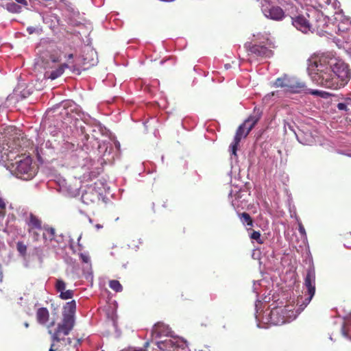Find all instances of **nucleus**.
<instances>
[{"instance_id": "obj_1", "label": "nucleus", "mask_w": 351, "mask_h": 351, "mask_svg": "<svg viewBox=\"0 0 351 351\" xmlns=\"http://www.w3.org/2000/svg\"><path fill=\"white\" fill-rule=\"evenodd\" d=\"M308 62V74L317 86L339 90L345 87L351 80L349 64L332 52L315 55Z\"/></svg>"}, {"instance_id": "obj_2", "label": "nucleus", "mask_w": 351, "mask_h": 351, "mask_svg": "<svg viewBox=\"0 0 351 351\" xmlns=\"http://www.w3.org/2000/svg\"><path fill=\"white\" fill-rule=\"evenodd\" d=\"M304 289L307 297L304 300L302 297L298 300L297 304L300 306L299 310L295 311L293 306L286 305L277 306L271 310H266L263 313L258 312L259 306L262 304L259 299L255 302V318L258 328H266L265 324L282 325L294 320L300 312L310 303L315 293V270L313 265H311L306 269L304 278Z\"/></svg>"}, {"instance_id": "obj_3", "label": "nucleus", "mask_w": 351, "mask_h": 351, "mask_svg": "<svg viewBox=\"0 0 351 351\" xmlns=\"http://www.w3.org/2000/svg\"><path fill=\"white\" fill-rule=\"evenodd\" d=\"M75 311L76 302L74 300L68 302L63 307L62 318L57 324L54 330L51 328L55 325V321L53 320L47 326L48 332L51 335L53 341H61L66 340L68 343H71L70 338L65 339L64 337L68 335L73 330L75 324Z\"/></svg>"}, {"instance_id": "obj_4", "label": "nucleus", "mask_w": 351, "mask_h": 351, "mask_svg": "<svg viewBox=\"0 0 351 351\" xmlns=\"http://www.w3.org/2000/svg\"><path fill=\"white\" fill-rule=\"evenodd\" d=\"M276 88H282L286 92L290 93H301L306 90L305 83L298 81L293 77H289L287 75L278 77L273 83Z\"/></svg>"}, {"instance_id": "obj_5", "label": "nucleus", "mask_w": 351, "mask_h": 351, "mask_svg": "<svg viewBox=\"0 0 351 351\" xmlns=\"http://www.w3.org/2000/svg\"><path fill=\"white\" fill-rule=\"evenodd\" d=\"M171 339H166L163 341H157L158 348L164 351H187L189 348L186 341L183 339L171 337Z\"/></svg>"}, {"instance_id": "obj_6", "label": "nucleus", "mask_w": 351, "mask_h": 351, "mask_svg": "<svg viewBox=\"0 0 351 351\" xmlns=\"http://www.w3.org/2000/svg\"><path fill=\"white\" fill-rule=\"evenodd\" d=\"M15 165L14 174L18 178L29 180L35 176V172L32 168V159L29 157L16 162Z\"/></svg>"}, {"instance_id": "obj_7", "label": "nucleus", "mask_w": 351, "mask_h": 351, "mask_svg": "<svg viewBox=\"0 0 351 351\" xmlns=\"http://www.w3.org/2000/svg\"><path fill=\"white\" fill-rule=\"evenodd\" d=\"M261 10L267 19L273 21H280L286 16L285 11L280 7L271 5L267 1L262 3Z\"/></svg>"}, {"instance_id": "obj_8", "label": "nucleus", "mask_w": 351, "mask_h": 351, "mask_svg": "<svg viewBox=\"0 0 351 351\" xmlns=\"http://www.w3.org/2000/svg\"><path fill=\"white\" fill-rule=\"evenodd\" d=\"M113 143L109 141L101 142L98 145V152L100 154L99 162L101 165L111 163L114 160Z\"/></svg>"}, {"instance_id": "obj_9", "label": "nucleus", "mask_w": 351, "mask_h": 351, "mask_svg": "<svg viewBox=\"0 0 351 351\" xmlns=\"http://www.w3.org/2000/svg\"><path fill=\"white\" fill-rule=\"evenodd\" d=\"M251 130H248V125L244 122L238 128L234 137V140L229 147V151L232 155L237 156L238 145L242 138L247 136Z\"/></svg>"}, {"instance_id": "obj_10", "label": "nucleus", "mask_w": 351, "mask_h": 351, "mask_svg": "<svg viewBox=\"0 0 351 351\" xmlns=\"http://www.w3.org/2000/svg\"><path fill=\"white\" fill-rule=\"evenodd\" d=\"M246 47L252 53L258 57L269 58L273 55L272 51L264 45L248 43Z\"/></svg>"}, {"instance_id": "obj_11", "label": "nucleus", "mask_w": 351, "mask_h": 351, "mask_svg": "<svg viewBox=\"0 0 351 351\" xmlns=\"http://www.w3.org/2000/svg\"><path fill=\"white\" fill-rule=\"evenodd\" d=\"M56 291L60 293L59 297L62 300H69L73 297L74 293L73 290H66V282L60 279H56L54 285Z\"/></svg>"}, {"instance_id": "obj_12", "label": "nucleus", "mask_w": 351, "mask_h": 351, "mask_svg": "<svg viewBox=\"0 0 351 351\" xmlns=\"http://www.w3.org/2000/svg\"><path fill=\"white\" fill-rule=\"evenodd\" d=\"M292 25L303 33H307L311 29V24L302 15L292 18Z\"/></svg>"}, {"instance_id": "obj_13", "label": "nucleus", "mask_w": 351, "mask_h": 351, "mask_svg": "<svg viewBox=\"0 0 351 351\" xmlns=\"http://www.w3.org/2000/svg\"><path fill=\"white\" fill-rule=\"evenodd\" d=\"M79 256L82 262L86 264L85 267L83 269V273L85 278L87 280H92L93 278V275L89 254L87 252H80L79 253Z\"/></svg>"}, {"instance_id": "obj_14", "label": "nucleus", "mask_w": 351, "mask_h": 351, "mask_svg": "<svg viewBox=\"0 0 351 351\" xmlns=\"http://www.w3.org/2000/svg\"><path fill=\"white\" fill-rule=\"evenodd\" d=\"M152 334L156 337L162 336L173 337V331L168 326L163 323H157L155 324L152 330Z\"/></svg>"}, {"instance_id": "obj_15", "label": "nucleus", "mask_w": 351, "mask_h": 351, "mask_svg": "<svg viewBox=\"0 0 351 351\" xmlns=\"http://www.w3.org/2000/svg\"><path fill=\"white\" fill-rule=\"evenodd\" d=\"M99 193L95 192L93 188L88 187L86 189V191L82 193L81 197L82 202L85 204L93 203L97 200H99Z\"/></svg>"}, {"instance_id": "obj_16", "label": "nucleus", "mask_w": 351, "mask_h": 351, "mask_svg": "<svg viewBox=\"0 0 351 351\" xmlns=\"http://www.w3.org/2000/svg\"><path fill=\"white\" fill-rule=\"evenodd\" d=\"M263 114V111L260 108L255 107L252 113L245 121V124L248 125V130H252L254 126L260 120Z\"/></svg>"}, {"instance_id": "obj_17", "label": "nucleus", "mask_w": 351, "mask_h": 351, "mask_svg": "<svg viewBox=\"0 0 351 351\" xmlns=\"http://www.w3.org/2000/svg\"><path fill=\"white\" fill-rule=\"evenodd\" d=\"M25 223L28 226V229L41 230L43 228L40 219L32 213H30L25 219Z\"/></svg>"}, {"instance_id": "obj_18", "label": "nucleus", "mask_w": 351, "mask_h": 351, "mask_svg": "<svg viewBox=\"0 0 351 351\" xmlns=\"http://www.w3.org/2000/svg\"><path fill=\"white\" fill-rule=\"evenodd\" d=\"M229 199L231 204L234 209L243 206V199L241 191L237 190H231L229 193Z\"/></svg>"}, {"instance_id": "obj_19", "label": "nucleus", "mask_w": 351, "mask_h": 351, "mask_svg": "<svg viewBox=\"0 0 351 351\" xmlns=\"http://www.w3.org/2000/svg\"><path fill=\"white\" fill-rule=\"evenodd\" d=\"M37 322L40 325H47L49 319V313L47 308H38L36 312Z\"/></svg>"}, {"instance_id": "obj_20", "label": "nucleus", "mask_w": 351, "mask_h": 351, "mask_svg": "<svg viewBox=\"0 0 351 351\" xmlns=\"http://www.w3.org/2000/svg\"><path fill=\"white\" fill-rule=\"evenodd\" d=\"M67 67H69V64L66 63H64L59 66L58 68H57L56 69L53 70L49 73L47 72L45 73V76L47 78L51 79V80H54L60 76H61L63 74L65 69H66Z\"/></svg>"}, {"instance_id": "obj_21", "label": "nucleus", "mask_w": 351, "mask_h": 351, "mask_svg": "<svg viewBox=\"0 0 351 351\" xmlns=\"http://www.w3.org/2000/svg\"><path fill=\"white\" fill-rule=\"evenodd\" d=\"M42 230H44L43 237L46 243L51 242L55 239L56 230L53 228L50 227L48 225H44Z\"/></svg>"}, {"instance_id": "obj_22", "label": "nucleus", "mask_w": 351, "mask_h": 351, "mask_svg": "<svg viewBox=\"0 0 351 351\" xmlns=\"http://www.w3.org/2000/svg\"><path fill=\"white\" fill-rule=\"evenodd\" d=\"M295 136L298 142L304 145H311L314 143V139L311 135L303 132L295 134Z\"/></svg>"}, {"instance_id": "obj_23", "label": "nucleus", "mask_w": 351, "mask_h": 351, "mask_svg": "<svg viewBox=\"0 0 351 351\" xmlns=\"http://www.w3.org/2000/svg\"><path fill=\"white\" fill-rule=\"evenodd\" d=\"M341 334L345 338L351 340V314L341 326Z\"/></svg>"}, {"instance_id": "obj_24", "label": "nucleus", "mask_w": 351, "mask_h": 351, "mask_svg": "<svg viewBox=\"0 0 351 351\" xmlns=\"http://www.w3.org/2000/svg\"><path fill=\"white\" fill-rule=\"evenodd\" d=\"M302 93L311 94L312 95L318 96L323 99H328L331 97L333 95L330 93L329 92L325 90H315V89H309L306 87V90Z\"/></svg>"}, {"instance_id": "obj_25", "label": "nucleus", "mask_w": 351, "mask_h": 351, "mask_svg": "<svg viewBox=\"0 0 351 351\" xmlns=\"http://www.w3.org/2000/svg\"><path fill=\"white\" fill-rule=\"evenodd\" d=\"M88 188H93L95 192L99 193V196L102 195L104 192L106 191V184L101 180H98L90 184Z\"/></svg>"}, {"instance_id": "obj_26", "label": "nucleus", "mask_w": 351, "mask_h": 351, "mask_svg": "<svg viewBox=\"0 0 351 351\" xmlns=\"http://www.w3.org/2000/svg\"><path fill=\"white\" fill-rule=\"evenodd\" d=\"M239 218L241 223L246 227L250 229L253 226V221L250 215L247 213H243L239 215Z\"/></svg>"}, {"instance_id": "obj_27", "label": "nucleus", "mask_w": 351, "mask_h": 351, "mask_svg": "<svg viewBox=\"0 0 351 351\" xmlns=\"http://www.w3.org/2000/svg\"><path fill=\"white\" fill-rule=\"evenodd\" d=\"M5 9L11 13H19L21 12V6L17 4L15 2H9L7 3L5 5Z\"/></svg>"}, {"instance_id": "obj_28", "label": "nucleus", "mask_w": 351, "mask_h": 351, "mask_svg": "<svg viewBox=\"0 0 351 351\" xmlns=\"http://www.w3.org/2000/svg\"><path fill=\"white\" fill-rule=\"evenodd\" d=\"M316 21H317V27L320 29H324L325 25H326V17L323 15V14L319 12H316Z\"/></svg>"}, {"instance_id": "obj_29", "label": "nucleus", "mask_w": 351, "mask_h": 351, "mask_svg": "<svg viewBox=\"0 0 351 351\" xmlns=\"http://www.w3.org/2000/svg\"><path fill=\"white\" fill-rule=\"evenodd\" d=\"M53 241H55L58 243V245L60 247L63 248V247H65L66 245V243H67L66 237L65 235H64L63 234H60L59 235H56L55 239Z\"/></svg>"}, {"instance_id": "obj_30", "label": "nucleus", "mask_w": 351, "mask_h": 351, "mask_svg": "<svg viewBox=\"0 0 351 351\" xmlns=\"http://www.w3.org/2000/svg\"><path fill=\"white\" fill-rule=\"evenodd\" d=\"M295 218L298 222V231L300 234V236L303 239H307V235H306V230H305V228L303 226L302 222L300 221V219L296 216V214L295 213Z\"/></svg>"}, {"instance_id": "obj_31", "label": "nucleus", "mask_w": 351, "mask_h": 351, "mask_svg": "<svg viewBox=\"0 0 351 351\" xmlns=\"http://www.w3.org/2000/svg\"><path fill=\"white\" fill-rule=\"evenodd\" d=\"M109 287L110 289L116 292H121L123 290V287L118 280H112L109 282Z\"/></svg>"}, {"instance_id": "obj_32", "label": "nucleus", "mask_w": 351, "mask_h": 351, "mask_svg": "<svg viewBox=\"0 0 351 351\" xmlns=\"http://www.w3.org/2000/svg\"><path fill=\"white\" fill-rule=\"evenodd\" d=\"M99 174V168H96L94 170H90L88 172V174L86 175V173L84 174V179H92L93 178L96 177L97 175Z\"/></svg>"}, {"instance_id": "obj_33", "label": "nucleus", "mask_w": 351, "mask_h": 351, "mask_svg": "<svg viewBox=\"0 0 351 351\" xmlns=\"http://www.w3.org/2000/svg\"><path fill=\"white\" fill-rule=\"evenodd\" d=\"M36 230V229H28V232L34 241H37L40 239V234Z\"/></svg>"}, {"instance_id": "obj_34", "label": "nucleus", "mask_w": 351, "mask_h": 351, "mask_svg": "<svg viewBox=\"0 0 351 351\" xmlns=\"http://www.w3.org/2000/svg\"><path fill=\"white\" fill-rule=\"evenodd\" d=\"M294 125H295V123H293V122L291 123V122L285 121H284V130H285V132H287V130H289L293 132L295 134H297L295 132V130H294Z\"/></svg>"}, {"instance_id": "obj_35", "label": "nucleus", "mask_w": 351, "mask_h": 351, "mask_svg": "<svg viewBox=\"0 0 351 351\" xmlns=\"http://www.w3.org/2000/svg\"><path fill=\"white\" fill-rule=\"evenodd\" d=\"M16 247H17V250L19 251V252L24 256L26 253V250H27V246L23 244L22 242H18L17 244H16Z\"/></svg>"}, {"instance_id": "obj_36", "label": "nucleus", "mask_w": 351, "mask_h": 351, "mask_svg": "<svg viewBox=\"0 0 351 351\" xmlns=\"http://www.w3.org/2000/svg\"><path fill=\"white\" fill-rule=\"evenodd\" d=\"M250 238L256 240L258 243H263V241L261 240V233L258 231H253Z\"/></svg>"}, {"instance_id": "obj_37", "label": "nucleus", "mask_w": 351, "mask_h": 351, "mask_svg": "<svg viewBox=\"0 0 351 351\" xmlns=\"http://www.w3.org/2000/svg\"><path fill=\"white\" fill-rule=\"evenodd\" d=\"M82 60L84 64H88L89 66H93L97 63V61L93 58L88 59L83 56Z\"/></svg>"}, {"instance_id": "obj_38", "label": "nucleus", "mask_w": 351, "mask_h": 351, "mask_svg": "<svg viewBox=\"0 0 351 351\" xmlns=\"http://www.w3.org/2000/svg\"><path fill=\"white\" fill-rule=\"evenodd\" d=\"M336 17H335V19L337 21H341L343 23H349L350 21V19L348 18H344L343 19H342L341 18L343 17V14L341 13V11L339 12V13H337L336 12Z\"/></svg>"}, {"instance_id": "obj_39", "label": "nucleus", "mask_w": 351, "mask_h": 351, "mask_svg": "<svg viewBox=\"0 0 351 351\" xmlns=\"http://www.w3.org/2000/svg\"><path fill=\"white\" fill-rule=\"evenodd\" d=\"M69 69L72 71V73L80 75L81 73V71L80 69L76 66V65H69Z\"/></svg>"}, {"instance_id": "obj_40", "label": "nucleus", "mask_w": 351, "mask_h": 351, "mask_svg": "<svg viewBox=\"0 0 351 351\" xmlns=\"http://www.w3.org/2000/svg\"><path fill=\"white\" fill-rule=\"evenodd\" d=\"M337 108L340 110H345V111L348 110L347 104L345 102H343V103H339L337 104Z\"/></svg>"}, {"instance_id": "obj_41", "label": "nucleus", "mask_w": 351, "mask_h": 351, "mask_svg": "<svg viewBox=\"0 0 351 351\" xmlns=\"http://www.w3.org/2000/svg\"><path fill=\"white\" fill-rule=\"evenodd\" d=\"M111 319H112V322L113 326L117 330V315H116L115 313H113Z\"/></svg>"}, {"instance_id": "obj_42", "label": "nucleus", "mask_w": 351, "mask_h": 351, "mask_svg": "<svg viewBox=\"0 0 351 351\" xmlns=\"http://www.w3.org/2000/svg\"><path fill=\"white\" fill-rule=\"evenodd\" d=\"M260 285V281H254L253 285V291L256 294V297L258 295V293L257 291L258 286Z\"/></svg>"}, {"instance_id": "obj_43", "label": "nucleus", "mask_w": 351, "mask_h": 351, "mask_svg": "<svg viewBox=\"0 0 351 351\" xmlns=\"http://www.w3.org/2000/svg\"><path fill=\"white\" fill-rule=\"evenodd\" d=\"M38 29L34 27H32V26H29L27 27V32H28L29 34H32L34 33H35Z\"/></svg>"}, {"instance_id": "obj_44", "label": "nucleus", "mask_w": 351, "mask_h": 351, "mask_svg": "<svg viewBox=\"0 0 351 351\" xmlns=\"http://www.w3.org/2000/svg\"><path fill=\"white\" fill-rule=\"evenodd\" d=\"M0 208L5 209V202L4 199L0 197Z\"/></svg>"}, {"instance_id": "obj_45", "label": "nucleus", "mask_w": 351, "mask_h": 351, "mask_svg": "<svg viewBox=\"0 0 351 351\" xmlns=\"http://www.w3.org/2000/svg\"><path fill=\"white\" fill-rule=\"evenodd\" d=\"M16 3H20V4H22L23 5H27V1L26 0H15Z\"/></svg>"}, {"instance_id": "obj_46", "label": "nucleus", "mask_w": 351, "mask_h": 351, "mask_svg": "<svg viewBox=\"0 0 351 351\" xmlns=\"http://www.w3.org/2000/svg\"><path fill=\"white\" fill-rule=\"evenodd\" d=\"M51 341H53V340L51 339ZM55 342L56 341H52V343L51 345V347H50L49 351H56V350H57V348H56V349L54 348Z\"/></svg>"}, {"instance_id": "obj_47", "label": "nucleus", "mask_w": 351, "mask_h": 351, "mask_svg": "<svg viewBox=\"0 0 351 351\" xmlns=\"http://www.w3.org/2000/svg\"><path fill=\"white\" fill-rule=\"evenodd\" d=\"M88 53H90V56H92V57L96 54V52L92 49H88Z\"/></svg>"}, {"instance_id": "obj_48", "label": "nucleus", "mask_w": 351, "mask_h": 351, "mask_svg": "<svg viewBox=\"0 0 351 351\" xmlns=\"http://www.w3.org/2000/svg\"><path fill=\"white\" fill-rule=\"evenodd\" d=\"M345 103L347 104V106H351V99L348 98L345 100Z\"/></svg>"}, {"instance_id": "obj_49", "label": "nucleus", "mask_w": 351, "mask_h": 351, "mask_svg": "<svg viewBox=\"0 0 351 351\" xmlns=\"http://www.w3.org/2000/svg\"><path fill=\"white\" fill-rule=\"evenodd\" d=\"M69 245H70V247L71 249H73V239L70 238V237H69V241H68Z\"/></svg>"}, {"instance_id": "obj_50", "label": "nucleus", "mask_w": 351, "mask_h": 351, "mask_svg": "<svg viewBox=\"0 0 351 351\" xmlns=\"http://www.w3.org/2000/svg\"><path fill=\"white\" fill-rule=\"evenodd\" d=\"M81 238H82V236L80 235V236L78 237V239H77V244H78V246H79V247H80V250H82V245L80 243V241Z\"/></svg>"}, {"instance_id": "obj_51", "label": "nucleus", "mask_w": 351, "mask_h": 351, "mask_svg": "<svg viewBox=\"0 0 351 351\" xmlns=\"http://www.w3.org/2000/svg\"><path fill=\"white\" fill-rule=\"evenodd\" d=\"M129 351H146L145 349L140 348V349H131Z\"/></svg>"}, {"instance_id": "obj_52", "label": "nucleus", "mask_w": 351, "mask_h": 351, "mask_svg": "<svg viewBox=\"0 0 351 351\" xmlns=\"http://www.w3.org/2000/svg\"><path fill=\"white\" fill-rule=\"evenodd\" d=\"M114 146L116 147V148H117V149H119V147H120V144H119V142H114Z\"/></svg>"}, {"instance_id": "obj_53", "label": "nucleus", "mask_w": 351, "mask_h": 351, "mask_svg": "<svg viewBox=\"0 0 351 351\" xmlns=\"http://www.w3.org/2000/svg\"><path fill=\"white\" fill-rule=\"evenodd\" d=\"M102 227H103V226H102L101 225H100V224H96V226H95V228H96L97 230H99V229L102 228Z\"/></svg>"}, {"instance_id": "obj_54", "label": "nucleus", "mask_w": 351, "mask_h": 351, "mask_svg": "<svg viewBox=\"0 0 351 351\" xmlns=\"http://www.w3.org/2000/svg\"><path fill=\"white\" fill-rule=\"evenodd\" d=\"M73 57V55L72 53H70L67 56V58L68 59H72Z\"/></svg>"}, {"instance_id": "obj_55", "label": "nucleus", "mask_w": 351, "mask_h": 351, "mask_svg": "<svg viewBox=\"0 0 351 351\" xmlns=\"http://www.w3.org/2000/svg\"><path fill=\"white\" fill-rule=\"evenodd\" d=\"M24 326L25 328H28L29 327V324L27 322H25L24 323Z\"/></svg>"}, {"instance_id": "obj_56", "label": "nucleus", "mask_w": 351, "mask_h": 351, "mask_svg": "<svg viewBox=\"0 0 351 351\" xmlns=\"http://www.w3.org/2000/svg\"><path fill=\"white\" fill-rule=\"evenodd\" d=\"M51 308H53L54 311L56 310V307L54 306L53 304H51Z\"/></svg>"}, {"instance_id": "obj_57", "label": "nucleus", "mask_w": 351, "mask_h": 351, "mask_svg": "<svg viewBox=\"0 0 351 351\" xmlns=\"http://www.w3.org/2000/svg\"><path fill=\"white\" fill-rule=\"evenodd\" d=\"M70 261H71V263L75 264V261H73L72 258H70Z\"/></svg>"}, {"instance_id": "obj_58", "label": "nucleus", "mask_w": 351, "mask_h": 351, "mask_svg": "<svg viewBox=\"0 0 351 351\" xmlns=\"http://www.w3.org/2000/svg\"><path fill=\"white\" fill-rule=\"evenodd\" d=\"M278 93H279V91L273 92V93H272V95H275V94H276H276H278Z\"/></svg>"}, {"instance_id": "obj_59", "label": "nucleus", "mask_w": 351, "mask_h": 351, "mask_svg": "<svg viewBox=\"0 0 351 351\" xmlns=\"http://www.w3.org/2000/svg\"><path fill=\"white\" fill-rule=\"evenodd\" d=\"M148 345H149V343H148V342H146V343H145V348H147V347L148 346Z\"/></svg>"}, {"instance_id": "obj_60", "label": "nucleus", "mask_w": 351, "mask_h": 351, "mask_svg": "<svg viewBox=\"0 0 351 351\" xmlns=\"http://www.w3.org/2000/svg\"><path fill=\"white\" fill-rule=\"evenodd\" d=\"M52 61H53V62H57V61H58V60H56V59H55V58H53V59H52Z\"/></svg>"}, {"instance_id": "obj_61", "label": "nucleus", "mask_w": 351, "mask_h": 351, "mask_svg": "<svg viewBox=\"0 0 351 351\" xmlns=\"http://www.w3.org/2000/svg\"><path fill=\"white\" fill-rule=\"evenodd\" d=\"M89 221L90 223H92V219L90 218H89Z\"/></svg>"}, {"instance_id": "obj_62", "label": "nucleus", "mask_w": 351, "mask_h": 351, "mask_svg": "<svg viewBox=\"0 0 351 351\" xmlns=\"http://www.w3.org/2000/svg\"><path fill=\"white\" fill-rule=\"evenodd\" d=\"M330 339L332 340V337L331 336H330Z\"/></svg>"}, {"instance_id": "obj_63", "label": "nucleus", "mask_w": 351, "mask_h": 351, "mask_svg": "<svg viewBox=\"0 0 351 351\" xmlns=\"http://www.w3.org/2000/svg\"><path fill=\"white\" fill-rule=\"evenodd\" d=\"M1 162V158H0V163Z\"/></svg>"}, {"instance_id": "obj_64", "label": "nucleus", "mask_w": 351, "mask_h": 351, "mask_svg": "<svg viewBox=\"0 0 351 351\" xmlns=\"http://www.w3.org/2000/svg\"><path fill=\"white\" fill-rule=\"evenodd\" d=\"M348 156H351V155H350V154H348Z\"/></svg>"}]
</instances>
